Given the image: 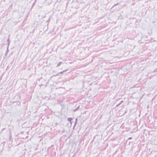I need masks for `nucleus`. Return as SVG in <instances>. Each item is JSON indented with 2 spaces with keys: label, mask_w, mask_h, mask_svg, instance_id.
Returning <instances> with one entry per match:
<instances>
[{
  "label": "nucleus",
  "mask_w": 157,
  "mask_h": 157,
  "mask_svg": "<svg viewBox=\"0 0 157 157\" xmlns=\"http://www.w3.org/2000/svg\"><path fill=\"white\" fill-rule=\"evenodd\" d=\"M118 3H117L116 4L114 5L111 8V9H112L113 8H114L115 6L118 5Z\"/></svg>",
  "instance_id": "nucleus-6"
},
{
  "label": "nucleus",
  "mask_w": 157,
  "mask_h": 157,
  "mask_svg": "<svg viewBox=\"0 0 157 157\" xmlns=\"http://www.w3.org/2000/svg\"><path fill=\"white\" fill-rule=\"evenodd\" d=\"M68 70V69H67L62 71H61V72H60L58 73H57V74H56V75H53V76H54V77H55V76H58L60 74H62V73H63L64 72H66L67 71V70Z\"/></svg>",
  "instance_id": "nucleus-1"
},
{
  "label": "nucleus",
  "mask_w": 157,
  "mask_h": 157,
  "mask_svg": "<svg viewBox=\"0 0 157 157\" xmlns=\"http://www.w3.org/2000/svg\"><path fill=\"white\" fill-rule=\"evenodd\" d=\"M123 102V101L122 100L119 103H120V104H121Z\"/></svg>",
  "instance_id": "nucleus-10"
},
{
  "label": "nucleus",
  "mask_w": 157,
  "mask_h": 157,
  "mask_svg": "<svg viewBox=\"0 0 157 157\" xmlns=\"http://www.w3.org/2000/svg\"><path fill=\"white\" fill-rule=\"evenodd\" d=\"M77 120H78V119L77 118H76L75 119V125H76L77 124Z\"/></svg>",
  "instance_id": "nucleus-7"
},
{
  "label": "nucleus",
  "mask_w": 157,
  "mask_h": 157,
  "mask_svg": "<svg viewBox=\"0 0 157 157\" xmlns=\"http://www.w3.org/2000/svg\"><path fill=\"white\" fill-rule=\"evenodd\" d=\"M62 63V62H59L57 64L56 67H59L61 64Z\"/></svg>",
  "instance_id": "nucleus-3"
},
{
  "label": "nucleus",
  "mask_w": 157,
  "mask_h": 157,
  "mask_svg": "<svg viewBox=\"0 0 157 157\" xmlns=\"http://www.w3.org/2000/svg\"><path fill=\"white\" fill-rule=\"evenodd\" d=\"M132 139V138L131 137H129L128 139V140H130V139Z\"/></svg>",
  "instance_id": "nucleus-13"
},
{
  "label": "nucleus",
  "mask_w": 157,
  "mask_h": 157,
  "mask_svg": "<svg viewBox=\"0 0 157 157\" xmlns=\"http://www.w3.org/2000/svg\"><path fill=\"white\" fill-rule=\"evenodd\" d=\"M121 104H120V103H119L116 106V107H118Z\"/></svg>",
  "instance_id": "nucleus-9"
},
{
  "label": "nucleus",
  "mask_w": 157,
  "mask_h": 157,
  "mask_svg": "<svg viewBox=\"0 0 157 157\" xmlns=\"http://www.w3.org/2000/svg\"><path fill=\"white\" fill-rule=\"evenodd\" d=\"M75 124H74V127H73V129H74V128L75 127Z\"/></svg>",
  "instance_id": "nucleus-14"
},
{
  "label": "nucleus",
  "mask_w": 157,
  "mask_h": 157,
  "mask_svg": "<svg viewBox=\"0 0 157 157\" xmlns=\"http://www.w3.org/2000/svg\"><path fill=\"white\" fill-rule=\"evenodd\" d=\"M9 36H10V35H9V36H8V38L7 39V40H6V42H7L8 46H9L10 44Z\"/></svg>",
  "instance_id": "nucleus-2"
},
{
  "label": "nucleus",
  "mask_w": 157,
  "mask_h": 157,
  "mask_svg": "<svg viewBox=\"0 0 157 157\" xmlns=\"http://www.w3.org/2000/svg\"><path fill=\"white\" fill-rule=\"evenodd\" d=\"M68 121L70 122H71V121L72 120V118L71 117L68 118L67 119Z\"/></svg>",
  "instance_id": "nucleus-5"
},
{
  "label": "nucleus",
  "mask_w": 157,
  "mask_h": 157,
  "mask_svg": "<svg viewBox=\"0 0 157 157\" xmlns=\"http://www.w3.org/2000/svg\"><path fill=\"white\" fill-rule=\"evenodd\" d=\"M56 71H54V70H53L52 71V73H56Z\"/></svg>",
  "instance_id": "nucleus-12"
},
{
  "label": "nucleus",
  "mask_w": 157,
  "mask_h": 157,
  "mask_svg": "<svg viewBox=\"0 0 157 157\" xmlns=\"http://www.w3.org/2000/svg\"><path fill=\"white\" fill-rule=\"evenodd\" d=\"M8 53V52H6V53L5 54V56H6Z\"/></svg>",
  "instance_id": "nucleus-11"
},
{
  "label": "nucleus",
  "mask_w": 157,
  "mask_h": 157,
  "mask_svg": "<svg viewBox=\"0 0 157 157\" xmlns=\"http://www.w3.org/2000/svg\"><path fill=\"white\" fill-rule=\"evenodd\" d=\"M70 123L71 124L72 122L71 121V122H70Z\"/></svg>",
  "instance_id": "nucleus-15"
},
{
  "label": "nucleus",
  "mask_w": 157,
  "mask_h": 157,
  "mask_svg": "<svg viewBox=\"0 0 157 157\" xmlns=\"http://www.w3.org/2000/svg\"><path fill=\"white\" fill-rule=\"evenodd\" d=\"M9 46H7V50H6V52H8V51H9V50H8V48H9Z\"/></svg>",
  "instance_id": "nucleus-8"
},
{
  "label": "nucleus",
  "mask_w": 157,
  "mask_h": 157,
  "mask_svg": "<svg viewBox=\"0 0 157 157\" xmlns=\"http://www.w3.org/2000/svg\"><path fill=\"white\" fill-rule=\"evenodd\" d=\"M79 108V105L77 107V108L74 109V110H73V111L74 112H75L76 111H77Z\"/></svg>",
  "instance_id": "nucleus-4"
}]
</instances>
